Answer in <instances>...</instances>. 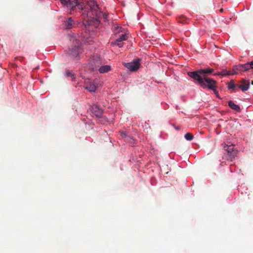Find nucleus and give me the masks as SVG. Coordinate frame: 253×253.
I'll return each mask as SVG.
<instances>
[{
  "mask_svg": "<svg viewBox=\"0 0 253 253\" xmlns=\"http://www.w3.org/2000/svg\"><path fill=\"white\" fill-rule=\"evenodd\" d=\"M86 6L85 8H89V10L87 13L83 14V20L87 24L96 27L100 23L99 19L101 17L105 22L108 20V13L102 12L95 1L89 2Z\"/></svg>",
  "mask_w": 253,
  "mask_h": 253,
  "instance_id": "nucleus-1",
  "label": "nucleus"
},
{
  "mask_svg": "<svg viewBox=\"0 0 253 253\" xmlns=\"http://www.w3.org/2000/svg\"><path fill=\"white\" fill-rule=\"evenodd\" d=\"M193 77V79L198 82V84L203 88H208L212 90H215L217 88L216 82L212 79L198 76L196 73L191 74Z\"/></svg>",
  "mask_w": 253,
  "mask_h": 253,
  "instance_id": "nucleus-2",
  "label": "nucleus"
},
{
  "mask_svg": "<svg viewBox=\"0 0 253 253\" xmlns=\"http://www.w3.org/2000/svg\"><path fill=\"white\" fill-rule=\"evenodd\" d=\"M222 145L226 152L224 155L225 159L227 161H232L237 155L238 150L235 148L233 145H228L222 143Z\"/></svg>",
  "mask_w": 253,
  "mask_h": 253,
  "instance_id": "nucleus-3",
  "label": "nucleus"
},
{
  "mask_svg": "<svg viewBox=\"0 0 253 253\" xmlns=\"http://www.w3.org/2000/svg\"><path fill=\"white\" fill-rule=\"evenodd\" d=\"M88 3L89 2H87L85 3L84 1L82 0H69L67 7L73 10L75 7L78 6L79 9H81L83 10L82 15L83 17V14L84 13H87V11H88L89 8H85V7H86V6Z\"/></svg>",
  "mask_w": 253,
  "mask_h": 253,
  "instance_id": "nucleus-4",
  "label": "nucleus"
},
{
  "mask_svg": "<svg viewBox=\"0 0 253 253\" xmlns=\"http://www.w3.org/2000/svg\"><path fill=\"white\" fill-rule=\"evenodd\" d=\"M76 44L69 50V55L76 60L80 59V54L84 52L83 48L80 46V41L75 40Z\"/></svg>",
  "mask_w": 253,
  "mask_h": 253,
  "instance_id": "nucleus-5",
  "label": "nucleus"
},
{
  "mask_svg": "<svg viewBox=\"0 0 253 253\" xmlns=\"http://www.w3.org/2000/svg\"><path fill=\"white\" fill-rule=\"evenodd\" d=\"M251 68V62L245 64L234 66L231 72L232 75H237L242 72L247 71Z\"/></svg>",
  "mask_w": 253,
  "mask_h": 253,
  "instance_id": "nucleus-6",
  "label": "nucleus"
},
{
  "mask_svg": "<svg viewBox=\"0 0 253 253\" xmlns=\"http://www.w3.org/2000/svg\"><path fill=\"white\" fill-rule=\"evenodd\" d=\"M213 71L214 70L212 68H207L205 69H199L194 72H188L187 74L190 78L193 79V77L191 74L192 73H196L198 76H203V78H204L205 77V76L206 75L212 74Z\"/></svg>",
  "mask_w": 253,
  "mask_h": 253,
  "instance_id": "nucleus-7",
  "label": "nucleus"
},
{
  "mask_svg": "<svg viewBox=\"0 0 253 253\" xmlns=\"http://www.w3.org/2000/svg\"><path fill=\"white\" fill-rule=\"evenodd\" d=\"M124 65L130 71H135L140 67L139 59H134L131 62L124 63Z\"/></svg>",
  "mask_w": 253,
  "mask_h": 253,
  "instance_id": "nucleus-8",
  "label": "nucleus"
},
{
  "mask_svg": "<svg viewBox=\"0 0 253 253\" xmlns=\"http://www.w3.org/2000/svg\"><path fill=\"white\" fill-rule=\"evenodd\" d=\"M91 111L92 114L98 118H100L102 116L103 110L96 105L91 107Z\"/></svg>",
  "mask_w": 253,
  "mask_h": 253,
  "instance_id": "nucleus-9",
  "label": "nucleus"
},
{
  "mask_svg": "<svg viewBox=\"0 0 253 253\" xmlns=\"http://www.w3.org/2000/svg\"><path fill=\"white\" fill-rule=\"evenodd\" d=\"M241 86H240V89H241L242 91H246L250 87V82L249 80H246L245 79H242L240 81Z\"/></svg>",
  "mask_w": 253,
  "mask_h": 253,
  "instance_id": "nucleus-10",
  "label": "nucleus"
},
{
  "mask_svg": "<svg viewBox=\"0 0 253 253\" xmlns=\"http://www.w3.org/2000/svg\"><path fill=\"white\" fill-rule=\"evenodd\" d=\"M84 87L89 92H94L96 89V86L93 82H89L85 83Z\"/></svg>",
  "mask_w": 253,
  "mask_h": 253,
  "instance_id": "nucleus-11",
  "label": "nucleus"
},
{
  "mask_svg": "<svg viewBox=\"0 0 253 253\" xmlns=\"http://www.w3.org/2000/svg\"><path fill=\"white\" fill-rule=\"evenodd\" d=\"M111 70V66L108 65L102 66L98 69V71L101 74L107 73Z\"/></svg>",
  "mask_w": 253,
  "mask_h": 253,
  "instance_id": "nucleus-12",
  "label": "nucleus"
},
{
  "mask_svg": "<svg viewBox=\"0 0 253 253\" xmlns=\"http://www.w3.org/2000/svg\"><path fill=\"white\" fill-rule=\"evenodd\" d=\"M113 29L115 34H118L121 32H124L125 31L124 28L118 24L114 25Z\"/></svg>",
  "mask_w": 253,
  "mask_h": 253,
  "instance_id": "nucleus-13",
  "label": "nucleus"
},
{
  "mask_svg": "<svg viewBox=\"0 0 253 253\" xmlns=\"http://www.w3.org/2000/svg\"><path fill=\"white\" fill-rule=\"evenodd\" d=\"M213 75L215 76H226L232 75L231 72L230 71H227L226 70H223L220 72H216L215 73L212 74Z\"/></svg>",
  "mask_w": 253,
  "mask_h": 253,
  "instance_id": "nucleus-14",
  "label": "nucleus"
},
{
  "mask_svg": "<svg viewBox=\"0 0 253 253\" xmlns=\"http://www.w3.org/2000/svg\"><path fill=\"white\" fill-rule=\"evenodd\" d=\"M228 105L232 109L237 112L240 111V108L239 106L235 104L232 101H228Z\"/></svg>",
  "mask_w": 253,
  "mask_h": 253,
  "instance_id": "nucleus-15",
  "label": "nucleus"
},
{
  "mask_svg": "<svg viewBox=\"0 0 253 253\" xmlns=\"http://www.w3.org/2000/svg\"><path fill=\"white\" fill-rule=\"evenodd\" d=\"M65 75L67 77L70 78L71 81H75L76 78V76L72 71H71L69 70H66Z\"/></svg>",
  "mask_w": 253,
  "mask_h": 253,
  "instance_id": "nucleus-16",
  "label": "nucleus"
},
{
  "mask_svg": "<svg viewBox=\"0 0 253 253\" xmlns=\"http://www.w3.org/2000/svg\"><path fill=\"white\" fill-rule=\"evenodd\" d=\"M74 24V21L71 17L68 18V19L65 21L64 25L67 29H71L72 28Z\"/></svg>",
  "mask_w": 253,
  "mask_h": 253,
  "instance_id": "nucleus-17",
  "label": "nucleus"
},
{
  "mask_svg": "<svg viewBox=\"0 0 253 253\" xmlns=\"http://www.w3.org/2000/svg\"><path fill=\"white\" fill-rule=\"evenodd\" d=\"M128 38V35L126 33H124L120 36V37L117 39L118 42H123L126 41Z\"/></svg>",
  "mask_w": 253,
  "mask_h": 253,
  "instance_id": "nucleus-18",
  "label": "nucleus"
},
{
  "mask_svg": "<svg viewBox=\"0 0 253 253\" xmlns=\"http://www.w3.org/2000/svg\"><path fill=\"white\" fill-rule=\"evenodd\" d=\"M111 44L113 45H117L119 47H122L124 45V43L122 42H118L116 40L114 42H112Z\"/></svg>",
  "mask_w": 253,
  "mask_h": 253,
  "instance_id": "nucleus-19",
  "label": "nucleus"
},
{
  "mask_svg": "<svg viewBox=\"0 0 253 253\" xmlns=\"http://www.w3.org/2000/svg\"><path fill=\"white\" fill-rule=\"evenodd\" d=\"M185 138L188 141H191L193 139V135L190 133H187L184 135Z\"/></svg>",
  "mask_w": 253,
  "mask_h": 253,
  "instance_id": "nucleus-20",
  "label": "nucleus"
},
{
  "mask_svg": "<svg viewBox=\"0 0 253 253\" xmlns=\"http://www.w3.org/2000/svg\"><path fill=\"white\" fill-rule=\"evenodd\" d=\"M228 88L229 89H232L235 91V84L233 82L231 81L228 84Z\"/></svg>",
  "mask_w": 253,
  "mask_h": 253,
  "instance_id": "nucleus-21",
  "label": "nucleus"
},
{
  "mask_svg": "<svg viewBox=\"0 0 253 253\" xmlns=\"http://www.w3.org/2000/svg\"><path fill=\"white\" fill-rule=\"evenodd\" d=\"M60 0V2L62 4H63L64 6H66L67 7L68 5L69 0Z\"/></svg>",
  "mask_w": 253,
  "mask_h": 253,
  "instance_id": "nucleus-22",
  "label": "nucleus"
},
{
  "mask_svg": "<svg viewBox=\"0 0 253 253\" xmlns=\"http://www.w3.org/2000/svg\"><path fill=\"white\" fill-rule=\"evenodd\" d=\"M212 91H213L214 93L215 94L216 97H217L218 98H220L218 91L217 90V88H215V91L214 90H212Z\"/></svg>",
  "mask_w": 253,
  "mask_h": 253,
  "instance_id": "nucleus-23",
  "label": "nucleus"
},
{
  "mask_svg": "<svg viewBox=\"0 0 253 253\" xmlns=\"http://www.w3.org/2000/svg\"><path fill=\"white\" fill-rule=\"evenodd\" d=\"M240 86L241 84H235V91L237 90V88H240Z\"/></svg>",
  "mask_w": 253,
  "mask_h": 253,
  "instance_id": "nucleus-24",
  "label": "nucleus"
},
{
  "mask_svg": "<svg viewBox=\"0 0 253 253\" xmlns=\"http://www.w3.org/2000/svg\"><path fill=\"white\" fill-rule=\"evenodd\" d=\"M251 68L253 69V61L251 62Z\"/></svg>",
  "mask_w": 253,
  "mask_h": 253,
  "instance_id": "nucleus-25",
  "label": "nucleus"
},
{
  "mask_svg": "<svg viewBox=\"0 0 253 253\" xmlns=\"http://www.w3.org/2000/svg\"><path fill=\"white\" fill-rule=\"evenodd\" d=\"M72 40H73V41L74 42L75 41V38L74 37H71L70 41H72Z\"/></svg>",
  "mask_w": 253,
  "mask_h": 253,
  "instance_id": "nucleus-26",
  "label": "nucleus"
},
{
  "mask_svg": "<svg viewBox=\"0 0 253 253\" xmlns=\"http://www.w3.org/2000/svg\"><path fill=\"white\" fill-rule=\"evenodd\" d=\"M107 121H108V122H110V121H109V120H108ZM112 121H113L112 120H111V122H112Z\"/></svg>",
  "mask_w": 253,
  "mask_h": 253,
  "instance_id": "nucleus-27",
  "label": "nucleus"
},
{
  "mask_svg": "<svg viewBox=\"0 0 253 253\" xmlns=\"http://www.w3.org/2000/svg\"><path fill=\"white\" fill-rule=\"evenodd\" d=\"M252 84H253V80L252 81Z\"/></svg>",
  "mask_w": 253,
  "mask_h": 253,
  "instance_id": "nucleus-28",
  "label": "nucleus"
},
{
  "mask_svg": "<svg viewBox=\"0 0 253 253\" xmlns=\"http://www.w3.org/2000/svg\"><path fill=\"white\" fill-rule=\"evenodd\" d=\"M220 11H223V9H220Z\"/></svg>",
  "mask_w": 253,
  "mask_h": 253,
  "instance_id": "nucleus-29",
  "label": "nucleus"
}]
</instances>
